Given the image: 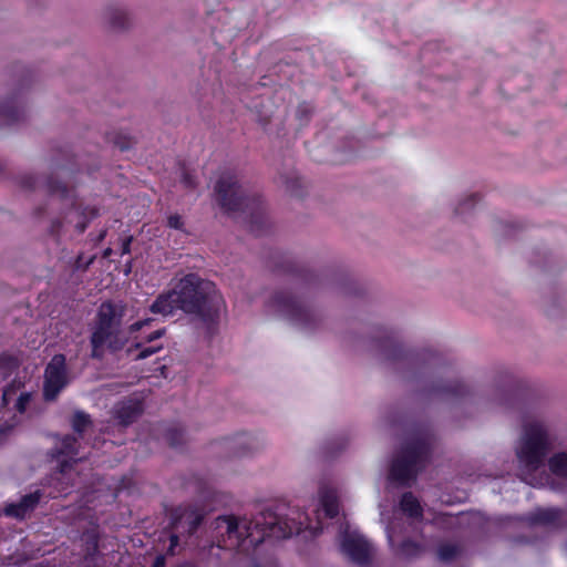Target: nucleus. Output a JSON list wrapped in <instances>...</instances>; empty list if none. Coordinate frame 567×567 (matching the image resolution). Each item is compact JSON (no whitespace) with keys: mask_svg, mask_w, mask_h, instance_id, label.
Instances as JSON below:
<instances>
[{"mask_svg":"<svg viewBox=\"0 0 567 567\" xmlns=\"http://www.w3.org/2000/svg\"><path fill=\"white\" fill-rule=\"evenodd\" d=\"M374 352L383 367L406 382L417 383L426 399L467 402L481 409L505 406L507 403L506 393L498 389L499 383L512 380L507 371L497 373L493 390L483 394L475 384L465 380L439 378L436 372L444 358L433 348L412 349L394 337H384L375 342Z\"/></svg>","mask_w":567,"mask_h":567,"instance_id":"f257e3e1","label":"nucleus"},{"mask_svg":"<svg viewBox=\"0 0 567 567\" xmlns=\"http://www.w3.org/2000/svg\"><path fill=\"white\" fill-rule=\"evenodd\" d=\"M214 525L219 534L217 544L219 548H238L247 539L251 545L258 546L266 537L285 539L293 534H299L303 522L284 517L267 508L250 520L234 515L218 516Z\"/></svg>","mask_w":567,"mask_h":567,"instance_id":"f03ea898","label":"nucleus"},{"mask_svg":"<svg viewBox=\"0 0 567 567\" xmlns=\"http://www.w3.org/2000/svg\"><path fill=\"white\" fill-rule=\"evenodd\" d=\"M224 300L214 282L188 274L181 278L172 290L161 293L150 307L151 312L162 316L182 310L203 322L218 319Z\"/></svg>","mask_w":567,"mask_h":567,"instance_id":"7ed1b4c3","label":"nucleus"},{"mask_svg":"<svg viewBox=\"0 0 567 567\" xmlns=\"http://www.w3.org/2000/svg\"><path fill=\"white\" fill-rule=\"evenodd\" d=\"M214 195L225 213L244 216L256 235L267 228L268 219L261 196L245 186L233 171L220 173L214 186Z\"/></svg>","mask_w":567,"mask_h":567,"instance_id":"20e7f679","label":"nucleus"},{"mask_svg":"<svg viewBox=\"0 0 567 567\" xmlns=\"http://www.w3.org/2000/svg\"><path fill=\"white\" fill-rule=\"evenodd\" d=\"M51 175L45 179H40L34 175H24L21 177V186L29 190H35L40 184H43L51 204L59 203L62 205L64 213V223L74 225L75 229L81 234L86 229L87 223L95 217V210L83 207L78 200L73 187H69L59 179L62 167L55 163L50 164Z\"/></svg>","mask_w":567,"mask_h":567,"instance_id":"39448f33","label":"nucleus"},{"mask_svg":"<svg viewBox=\"0 0 567 567\" xmlns=\"http://www.w3.org/2000/svg\"><path fill=\"white\" fill-rule=\"evenodd\" d=\"M555 441L556 437L547 423L542 420L527 421L516 449L519 467L528 474L543 467L555 446Z\"/></svg>","mask_w":567,"mask_h":567,"instance_id":"423d86ee","label":"nucleus"},{"mask_svg":"<svg viewBox=\"0 0 567 567\" xmlns=\"http://www.w3.org/2000/svg\"><path fill=\"white\" fill-rule=\"evenodd\" d=\"M126 306L122 302L105 301L101 303L90 338L92 358L101 359L105 348L117 351L123 347L121 326Z\"/></svg>","mask_w":567,"mask_h":567,"instance_id":"0eeeda50","label":"nucleus"},{"mask_svg":"<svg viewBox=\"0 0 567 567\" xmlns=\"http://www.w3.org/2000/svg\"><path fill=\"white\" fill-rule=\"evenodd\" d=\"M431 446L432 437L429 433L417 432L409 435L392 461L389 478L401 485H409L427 463Z\"/></svg>","mask_w":567,"mask_h":567,"instance_id":"6e6552de","label":"nucleus"},{"mask_svg":"<svg viewBox=\"0 0 567 567\" xmlns=\"http://www.w3.org/2000/svg\"><path fill=\"white\" fill-rule=\"evenodd\" d=\"M268 307L274 313L285 318L303 332H313L324 326L323 312L290 291L275 292Z\"/></svg>","mask_w":567,"mask_h":567,"instance_id":"1a4fd4ad","label":"nucleus"},{"mask_svg":"<svg viewBox=\"0 0 567 567\" xmlns=\"http://www.w3.org/2000/svg\"><path fill=\"white\" fill-rule=\"evenodd\" d=\"M100 23L110 34H125L134 28V18L125 3L110 1L100 11Z\"/></svg>","mask_w":567,"mask_h":567,"instance_id":"9d476101","label":"nucleus"},{"mask_svg":"<svg viewBox=\"0 0 567 567\" xmlns=\"http://www.w3.org/2000/svg\"><path fill=\"white\" fill-rule=\"evenodd\" d=\"M341 548L343 553L358 565H368L371 559L372 546L355 530L351 532L349 526H341Z\"/></svg>","mask_w":567,"mask_h":567,"instance_id":"9b49d317","label":"nucleus"},{"mask_svg":"<svg viewBox=\"0 0 567 567\" xmlns=\"http://www.w3.org/2000/svg\"><path fill=\"white\" fill-rule=\"evenodd\" d=\"M205 513L196 506H178L171 512L169 527L181 535L190 536L204 519Z\"/></svg>","mask_w":567,"mask_h":567,"instance_id":"f8f14e48","label":"nucleus"},{"mask_svg":"<svg viewBox=\"0 0 567 567\" xmlns=\"http://www.w3.org/2000/svg\"><path fill=\"white\" fill-rule=\"evenodd\" d=\"M27 103L21 89L0 99V126L18 123L25 117Z\"/></svg>","mask_w":567,"mask_h":567,"instance_id":"ddd939ff","label":"nucleus"},{"mask_svg":"<svg viewBox=\"0 0 567 567\" xmlns=\"http://www.w3.org/2000/svg\"><path fill=\"white\" fill-rule=\"evenodd\" d=\"M64 361L62 354L54 355L45 369L44 396L47 400L55 399L66 384Z\"/></svg>","mask_w":567,"mask_h":567,"instance_id":"4468645a","label":"nucleus"},{"mask_svg":"<svg viewBox=\"0 0 567 567\" xmlns=\"http://www.w3.org/2000/svg\"><path fill=\"white\" fill-rule=\"evenodd\" d=\"M78 460H63L52 471L49 485L54 487L60 494H68L70 487L73 486L76 473L74 465Z\"/></svg>","mask_w":567,"mask_h":567,"instance_id":"2eb2a0df","label":"nucleus"},{"mask_svg":"<svg viewBox=\"0 0 567 567\" xmlns=\"http://www.w3.org/2000/svg\"><path fill=\"white\" fill-rule=\"evenodd\" d=\"M54 446L48 452V456L58 464L62 461L61 457L65 456L66 460H78L74 456L79 454L80 439L75 435L66 434L63 436H55Z\"/></svg>","mask_w":567,"mask_h":567,"instance_id":"dca6fc26","label":"nucleus"},{"mask_svg":"<svg viewBox=\"0 0 567 567\" xmlns=\"http://www.w3.org/2000/svg\"><path fill=\"white\" fill-rule=\"evenodd\" d=\"M143 413V403L137 398H130L114 406V416L118 424L127 426L134 423Z\"/></svg>","mask_w":567,"mask_h":567,"instance_id":"f3484780","label":"nucleus"},{"mask_svg":"<svg viewBox=\"0 0 567 567\" xmlns=\"http://www.w3.org/2000/svg\"><path fill=\"white\" fill-rule=\"evenodd\" d=\"M40 498L41 493L39 491L27 494L22 496L18 503H11L7 505L3 509V513L7 516L23 519L29 513H31L37 507V505L40 502Z\"/></svg>","mask_w":567,"mask_h":567,"instance_id":"a211bd4d","label":"nucleus"},{"mask_svg":"<svg viewBox=\"0 0 567 567\" xmlns=\"http://www.w3.org/2000/svg\"><path fill=\"white\" fill-rule=\"evenodd\" d=\"M319 495L326 516L329 518L336 517L339 513V503L336 489L330 486H322L320 487Z\"/></svg>","mask_w":567,"mask_h":567,"instance_id":"6ab92c4d","label":"nucleus"},{"mask_svg":"<svg viewBox=\"0 0 567 567\" xmlns=\"http://www.w3.org/2000/svg\"><path fill=\"white\" fill-rule=\"evenodd\" d=\"M400 508L411 518L422 519L423 517V509L420 505V502L411 492H406L402 495L400 501Z\"/></svg>","mask_w":567,"mask_h":567,"instance_id":"aec40b11","label":"nucleus"},{"mask_svg":"<svg viewBox=\"0 0 567 567\" xmlns=\"http://www.w3.org/2000/svg\"><path fill=\"white\" fill-rule=\"evenodd\" d=\"M561 512L557 508H538L529 515V523L548 526L557 522Z\"/></svg>","mask_w":567,"mask_h":567,"instance_id":"412c9836","label":"nucleus"},{"mask_svg":"<svg viewBox=\"0 0 567 567\" xmlns=\"http://www.w3.org/2000/svg\"><path fill=\"white\" fill-rule=\"evenodd\" d=\"M425 553V546L421 543L405 539L395 550V555L404 559H414Z\"/></svg>","mask_w":567,"mask_h":567,"instance_id":"4be33fe9","label":"nucleus"},{"mask_svg":"<svg viewBox=\"0 0 567 567\" xmlns=\"http://www.w3.org/2000/svg\"><path fill=\"white\" fill-rule=\"evenodd\" d=\"M261 447V443L251 435H240L236 439L234 449L235 454L238 456H244L255 451H258Z\"/></svg>","mask_w":567,"mask_h":567,"instance_id":"5701e85b","label":"nucleus"},{"mask_svg":"<svg viewBox=\"0 0 567 567\" xmlns=\"http://www.w3.org/2000/svg\"><path fill=\"white\" fill-rule=\"evenodd\" d=\"M71 426L76 434L75 436L82 439L85 431L92 426L91 416L83 411H75L71 420Z\"/></svg>","mask_w":567,"mask_h":567,"instance_id":"b1692460","label":"nucleus"},{"mask_svg":"<svg viewBox=\"0 0 567 567\" xmlns=\"http://www.w3.org/2000/svg\"><path fill=\"white\" fill-rule=\"evenodd\" d=\"M550 472L560 477H567V453L559 452L548 458Z\"/></svg>","mask_w":567,"mask_h":567,"instance_id":"393cba45","label":"nucleus"},{"mask_svg":"<svg viewBox=\"0 0 567 567\" xmlns=\"http://www.w3.org/2000/svg\"><path fill=\"white\" fill-rule=\"evenodd\" d=\"M478 202L480 196L477 194H471L462 197L454 207V215L463 216L470 213Z\"/></svg>","mask_w":567,"mask_h":567,"instance_id":"a878e982","label":"nucleus"},{"mask_svg":"<svg viewBox=\"0 0 567 567\" xmlns=\"http://www.w3.org/2000/svg\"><path fill=\"white\" fill-rule=\"evenodd\" d=\"M18 367V360L8 353H0V382L9 378Z\"/></svg>","mask_w":567,"mask_h":567,"instance_id":"bb28decb","label":"nucleus"},{"mask_svg":"<svg viewBox=\"0 0 567 567\" xmlns=\"http://www.w3.org/2000/svg\"><path fill=\"white\" fill-rule=\"evenodd\" d=\"M280 183L285 189L293 196H301V179L299 176L291 174L280 175Z\"/></svg>","mask_w":567,"mask_h":567,"instance_id":"cd10ccee","label":"nucleus"},{"mask_svg":"<svg viewBox=\"0 0 567 567\" xmlns=\"http://www.w3.org/2000/svg\"><path fill=\"white\" fill-rule=\"evenodd\" d=\"M165 437L172 447H179L186 442L185 430L181 426L167 429Z\"/></svg>","mask_w":567,"mask_h":567,"instance_id":"c85d7f7f","label":"nucleus"},{"mask_svg":"<svg viewBox=\"0 0 567 567\" xmlns=\"http://www.w3.org/2000/svg\"><path fill=\"white\" fill-rule=\"evenodd\" d=\"M461 554V547L456 544H443L437 549V556L441 561L450 563Z\"/></svg>","mask_w":567,"mask_h":567,"instance_id":"c756f323","label":"nucleus"},{"mask_svg":"<svg viewBox=\"0 0 567 567\" xmlns=\"http://www.w3.org/2000/svg\"><path fill=\"white\" fill-rule=\"evenodd\" d=\"M312 113L313 107L309 103L302 102L297 106L295 115L300 124L305 125L309 122Z\"/></svg>","mask_w":567,"mask_h":567,"instance_id":"7c9ffc66","label":"nucleus"},{"mask_svg":"<svg viewBox=\"0 0 567 567\" xmlns=\"http://www.w3.org/2000/svg\"><path fill=\"white\" fill-rule=\"evenodd\" d=\"M181 183L188 189H194L197 186V181L192 171L185 166L179 167Z\"/></svg>","mask_w":567,"mask_h":567,"instance_id":"2f4dec72","label":"nucleus"},{"mask_svg":"<svg viewBox=\"0 0 567 567\" xmlns=\"http://www.w3.org/2000/svg\"><path fill=\"white\" fill-rule=\"evenodd\" d=\"M113 144L121 151H127L132 147L133 142L130 137H126L124 135H115Z\"/></svg>","mask_w":567,"mask_h":567,"instance_id":"473e14b6","label":"nucleus"},{"mask_svg":"<svg viewBox=\"0 0 567 567\" xmlns=\"http://www.w3.org/2000/svg\"><path fill=\"white\" fill-rule=\"evenodd\" d=\"M162 349L161 346H154V347H145V348H142L141 351L138 352V354L136 355V360H143V359H146L151 355H153L154 353L158 352L159 350Z\"/></svg>","mask_w":567,"mask_h":567,"instance_id":"72a5a7b5","label":"nucleus"},{"mask_svg":"<svg viewBox=\"0 0 567 567\" xmlns=\"http://www.w3.org/2000/svg\"><path fill=\"white\" fill-rule=\"evenodd\" d=\"M179 536H181V534H178L177 532L171 534V536H169L171 544L167 549V554H169V555L175 554V547L178 546V544H179Z\"/></svg>","mask_w":567,"mask_h":567,"instance_id":"f704fd0d","label":"nucleus"},{"mask_svg":"<svg viewBox=\"0 0 567 567\" xmlns=\"http://www.w3.org/2000/svg\"><path fill=\"white\" fill-rule=\"evenodd\" d=\"M167 224L171 228L181 229L183 226L182 217L179 215H172L168 217Z\"/></svg>","mask_w":567,"mask_h":567,"instance_id":"c9c22d12","label":"nucleus"},{"mask_svg":"<svg viewBox=\"0 0 567 567\" xmlns=\"http://www.w3.org/2000/svg\"><path fill=\"white\" fill-rule=\"evenodd\" d=\"M30 400V395L28 393L25 394H21L19 398H18V401H17V410L19 412H23L25 410V405L28 404Z\"/></svg>","mask_w":567,"mask_h":567,"instance_id":"e433bc0d","label":"nucleus"},{"mask_svg":"<svg viewBox=\"0 0 567 567\" xmlns=\"http://www.w3.org/2000/svg\"><path fill=\"white\" fill-rule=\"evenodd\" d=\"M152 321H153V319H151V318L145 319V320L137 321V322L133 323V324L130 327V331H131V332L138 331V330H140V329H142L144 326H148Z\"/></svg>","mask_w":567,"mask_h":567,"instance_id":"4c0bfd02","label":"nucleus"},{"mask_svg":"<svg viewBox=\"0 0 567 567\" xmlns=\"http://www.w3.org/2000/svg\"><path fill=\"white\" fill-rule=\"evenodd\" d=\"M132 239H133L132 237H127L123 240L122 255L130 254Z\"/></svg>","mask_w":567,"mask_h":567,"instance_id":"58836bf2","label":"nucleus"},{"mask_svg":"<svg viewBox=\"0 0 567 567\" xmlns=\"http://www.w3.org/2000/svg\"><path fill=\"white\" fill-rule=\"evenodd\" d=\"M163 333H164L163 329L156 330L146 337V341H148V342L154 341V340L161 338L163 336Z\"/></svg>","mask_w":567,"mask_h":567,"instance_id":"ea45409f","label":"nucleus"},{"mask_svg":"<svg viewBox=\"0 0 567 567\" xmlns=\"http://www.w3.org/2000/svg\"><path fill=\"white\" fill-rule=\"evenodd\" d=\"M165 563H166L165 556L164 555H158L155 558L152 567H165Z\"/></svg>","mask_w":567,"mask_h":567,"instance_id":"a19ab883","label":"nucleus"},{"mask_svg":"<svg viewBox=\"0 0 567 567\" xmlns=\"http://www.w3.org/2000/svg\"><path fill=\"white\" fill-rule=\"evenodd\" d=\"M386 535H388L389 544L391 546H393V544H394V530H393V526L392 525H389L386 527Z\"/></svg>","mask_w":567,"mask_h":567,"instance_id":"79ce46f5","label":"nucleus"},{"mask_svg":"<svg viewBox=\"0 0 567 567\" xmlns=\"http://www.w3.org/2000/svg\"><path fill=\"white\" fill-rule=\"evenodd\" d=\"M61 227H62V221H61V220H59V219H56V220H54V221L52 223V228H51V230H52V233H54V234H59V233H60Z\"/></svg>","mask_w":567,"mask_h":567,"instance_id":"37998d69","label":"nucleus"},{"mask_svg":"<svg viewBox=\"0 0 567 567\" xmlns=\"http://www.w3.org/2000/svg\"><path fill=\"white\" fill-rule=\"evenodd\" d=\"M271 120V115L270 114H265V115H260L259 117V122L262 124V125H267Z\"/></svg>","mask_w":567,"mask_h":567,"instance_id":"c03bdc74","label":"nucleus"},{"mask_svg":"<svg viewBox=\"0 0 567 567\" xmlns=\"http://www.w3.org/2000/svg\"><path fill=\"white\" fill-rule=\"evenodd\" d=\"M112 254V249L111 248H106L103 252V257H109L110 255Z\"/></svg>","mask_w":567,"mask_h":567,"instance_id":"a18cd8bd","label":"nucleus"},{"mask_svg":"<svg viewBox=\"0 0 567 567\" xmlns=\"http://www.w3.org/2000/svg\"><path fill=\"white\" fill-rule=\"evenodd\" d=\"M93 260H94V257H91V258L86 261V264L84 265V269H86V268H87V267L93 262Z\"/></svg>","mask_w":567,"mask_h":567,"instance_id":"49530a36","label":"nucleus"},{"mask_svg":"<svg viewBox=\"0 0 567 567\" xmlns=\"http://www.w3.org/2000/svg\"><path fill=\"white\" fill-rule=\"evenodd\" d=\"M105 236V231H103L102 234H100V239H103Z\"/></svg>","mask_w":567,"mask_h":567,"instance_id":"de8ad7c7","label":"nucleus"},{"mask_svg":"<svg viewBox=\"0 0 567 567\" xmlns=\"http://www.w3.org/2000/svg\"><path fill=\"white\" fill-rule=\"evenodd\" d=\"M252 567H259L258 565H254Z\"/></svg>","mask_w":567,"mask_h":567,"instance_id":"09e8293b","label":"nucleus"}]
</instances>
